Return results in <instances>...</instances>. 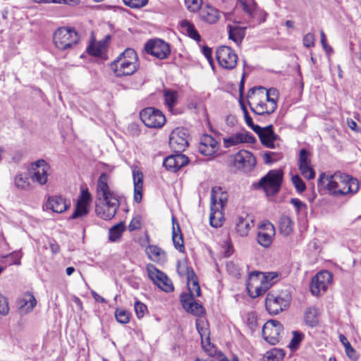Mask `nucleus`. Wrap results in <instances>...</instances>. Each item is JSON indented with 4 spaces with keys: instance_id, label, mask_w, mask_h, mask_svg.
Returning <instances> with one entry per match:
<instances>
[{
    "instance_id": "1",
    "label": "nucleus",
    "mask_w": 361,
    "mask_h": 361,
    "mask_svg": "<svg viewBox=\"0 0 361 361\" xmlns=\"http://www.w3.org/2000/svg\"><path fill=\"white\" fill-rule=\"evenodd\" d=\"M109 180V176L102 173L97 183V197L99 202L96 204L95 212L104 220L111 219L119 207L117 195L108 185Z\"/></svg>"
},
{
    "instance_id": "2",
    "label": "nucleus",
    "mask_w": 361,
    "mask_h": 361,
    "mask_svg": "<svg viewBox=\"0 0 361 361\" xmlns=\"http://www.w3.org/2000/svg\"><path fill=\"white\" fill-rule=\"evenodd\" d=\"M278 90L255 87L247 92L248 104L251 111L259 116H269L277 108Z\"/></svg>"
},
{
    "instance_id": "3",
    "label": "nucleus",
    "mask_w": 361,
    "mask_h": 361,
    "mask_svg": "<svg viewBox=\"0 0 361 361\" xmlns=\"http://www.w3.org/2000/svg\"><path fill=\"white\" fill-rule=\"evenodd\" d=\"M317 186L319 189L326 190L329 194L335 196L355 193L359 188L356 179L340 173H335L334 175L320 174Z\"/></svg>"
},
{
    "instance_id": "4",
    "label": "nucleus",
    "mask_w": 361,
    "mask_h": 361,
    "mask_svg": "<svg viewBox=\"0 0 361 361\" xmlns=\"http://www.w3.org/2000/svg\"><path fill=\"white\" fill-rule=\"evenodd\" d=\"M137 55L133 49L128 48L111 64L118 77L130 75L137 70Z\"/></svg>"
},
{
    "instance_id": "5",
    "label": "nucleus",
    "mask_w": 361,
    "mask_h": 361,
    "mask_svg": "<svg viewBox=\"0 0 361 361\" xmlns=\"http://www.w3.org/2000/svg\"><path fill=\"white\" fill-rule=\"evenodd\" d=\"M53 40L59 49L66 50L79 42V36L73 28L60 27L55 31Z\"/></svg>"
},
{
    "instance_id": "6",
    "label": "nucleus",
    "mask_w": 361,
    "mask_h": 361,
    "mask_svg": "<svg viewBox=\"0 0 361 361\" xmlns=\"http://www.w3.org/2000/svg\"><path fill=\"white\" fill-rule=\"evenodd\" d=\"M282 180L281 170H271L260 179L258 185L268 195H274L279 192Z\"/></svg>"
},
{
    "instance_id": "7",
    "label": "nucleus",
    "mask_w": 361,
    "mask_h": 361,
    "mask_svg": "<svg viewBox=\"0 0 361 361\" xmlns=\"http://www.w3.org/2000/svg\"><path fill=\"white\" fill-rule=\"evenodd\" d=\"M140 119L148 128H161L166 123L164 114L154 107H148L141 111Z\"/></svg>"
},
{
    "instance_id": "8",
    "label": "nucleus",
    "mask_w": 361,
    "mask_h": 361,
    "mask_svg": "<svg viewBox=\"0 0 361 361\" xmlns=\"http://www.w3.org/2000/svg\"><path fill=\"white\" fill-rule=\"evenodd\" d=\"M290 301V295L288 293L283 295H276L269 293L265 300L266 308L270 314H277L289 305Z\"/></svg>"
},
{
    "instance_id": "9",
    "label": "nucleus",
    "mask_w": 361,
    "mask_h": 361,
    "mask_svg": "<svg viewBox=\"0 0 361 361\" xmlns=\"http://www.w3.org/2000/svg\"><path fill=\"white\" fill-rule=\"evenodd\" d=\"M49 169V165L44 159H38L32 162L29 169L31 180L40 185H45L47 183Z\"/></svg>"
},
{
    "instance_id": "10",
    "label": "nucleus",
    "mask_w": 361,
    "mask_h": 361,
    "mask_svg": "<svg viewBox=\"0 0 361 361\" xmlns=\"http://www.w3.org/2000/svg\"><path fill=\"white\" fill-rule=\"evenodd\" d=\"M283 330V326L279 321L271 319L263 325L262 336L267 343L276 345L279 342Z\"/></svg>"
},
{
    "instance_id": "11",
    "label": "nucleus",
    "mask_w": 361,
    "mask_h": 361,
    "mask_svg": "<svg viewBox=\"0 0 361 361\" xmlns=\"http://www.w3.org/2000/svg\"><path fill=\"white\" fill-rule=\"evenodd\" d=\"M188 133L185 128H176L169 137V145L174 152H182L188 145Z\"/></svg>"
},
{
    "instance_id": "12",
    "label": "nucleus",
    "mask_w": 361,
    "mask_h": 361,
    "mask_svg": "<svg viewBox=\"0 0 361 361\" xmlns=\"http://www.w3.org/2000/svg\"><path fill=\"white\" fill-rule=\"evenodd\" d=\"M216 56L219 64L225 69H233L237 64L238 56L229 47H219Z\"/></svg>"
},
{
    "instance_id": "13",
    "label": "nucleus",
    "mask_w": 361,
    "mask_h": 361,
    "mask_svg": "<svg viewBox=\"0 0 361 361\" xmlns=\"http://www.w3.org/2000/svg\"><path fill=\"white\" fill-rule=\"evenodd\" d=\"M146 52L159 59H164L168 57L171 50L169 44L160 39L149 40L145 46Z\"/></svg>"
},
{
    "instance_id": "14",
    "label": "nucleus",
    "mask_w": 361,
    "mask_h": 361,
    "mask_svg": "<svg viewBox=\"0 0 361 361\" xmlns=\"http://www.w3.org/2000/svg\"><path fill=\"white\" fill-rule=\"evenodd\" d=\"M148 276L155 284L165 292H170L173 290L171 281L162 271L157 269L154 265L148 264L147 267Z\"/></svg>"
},
{
    "instance_id": "15",
    "label": "nucleus",
    "mask_w": 361,
    "mask_h": 361,
    "mask_svg": "<svg viewBox=\"0 0 361 361\" xmlns=\"http://www.w3.org/2000/svg\"><path fill=\"white\" fill-rule=\"evenodd\" d=\"M233 163L238 169L250 172L256 165V159L250 152L242 149L234 155Z\"/></svg>"
},
{
    "instance_id": "16",
    "label": "nucleus",
    "mask_w": 361,
    "mask_h": 361,
    "mask_svg": "<svg viewBox=\"0 0 361 361\" xmlns=\"http://www.w3.org/2000/svg\"><path fill=\"white\" fill-rule=\"evenodd\" d=\"M332 280V275L328 271H322L316 274L310 284V290L314 295H318L321 291H325Z\"/></svg>"
},
{
    "instance_id": "17",
    "label": "nucleus",
    "mask_w": 361,
    "mask_h": 361,
    "mask_svg": "<svg viewBox=\"0 0 361 361\" xmlns=\"http://www.w3.org/2000/svg\"><path fill=\"white\" fill-rule=\"evenodd\" d=\"M274 235V225L269 221H264L259 226L257 240L260 245L269 247L272 243Z\"/></svg>"
},
{
    "instance_id": "18",
    "label": "nucleus",
    "mask_w": 361,
    "mask_h": 361,
    "mask_svg": "<svg viewBox=\"0 0 361 361\" xmlns=\"http://www.w3.org/2000/svg\"><path fill=\"white\" fill-rule=\"evenodd\" d=\"M255 132L263 145L268 148H274V141L277 138V135L273 131V126L269 125L264 128L255 126L254 128Z\"/></svg>"
},
{
    "instance_id": "19",
    "label": "nucleus",
    "mask_w": 361,
    "mask_h": 361,
    "mask_svg": "<svg viewBox=\"0 0 361 361\" xmlns=\"http://www.w3.org/2000/svg\"><path fill=\"white\" fill-rule=\"evenodd\" d=\"M180 302L184 310L193 315L202 316L204 313L203 306L187 293L180 295Z\"/></svg>"
},
{
    "instance_id": "20",
    "label": "nucleus",
    "mask_w": 361,
    "mask_h": 361,
    "mask_svg": "<svg viewBox=\"0 0 361 361\" xmlns=\"http://www.w3.org/2000/svg\"><path fill=\"white\" fill-rule=\"evenodd\" d=\"M90 200L91 195L88 190H82L77 202L75 210L71 216L70 219H75L87 214L89 212L87 207L90 204Z\"/></svg>"
},
{
    "instance_id": "21",
    "label": "nucleus",
    "mask_w": 361,
    "mask_h": 361,
    "mask_svg": "<svg viewBox=\"0 0 361 361\" xmlns=\"http://www.w3.org/2000/svg\"><path fill=\"white\" fill-rule=\"evenodd\" d=\"M298 167L301 174L307 179H313L315 176V172L310 166L309 153L305 149L300 151Z\"/></svg>"
},
{
    "instance_id": "22",
    "label": "nucleus",
    "mask_w": 361,
    "mask_h": 361,
    "mask_svg": "<svg viewBox=\"0 0 361 361\" xmlns=\"http://www.w3.org/2000/svg\"><path fill=\"white\" fill-rule=\"evenodd\" d=\"M46 207L56 213H62L71 207V202L61 195L49 197L47 201Z\"/></svg>"
},
{
    "instance_id": "23",
    "label": "nucleus",
    "mask_w": 361,
    "mask_h": 361,
    "mask_svg": "<svg viewBox=\"0 0 361 361\" xmlns=\"http://www.w3.org/2000/svg\"><path fill=\"white\" fill-rule=\"evenodd\" d=\"M254 226L253 217L247 214L239 216L235 223V231L241 237L247 236Z\"/></svg>"
},
{
    "instance_id": "24",
    "label": "nucleus",
    "mask_w": 361,
    "mask_h": 361,
    "mask_svg": "<svg viewBox=\"0 0 361 361\" xmlns=\"http://www.w3.org/2000/svg\"><path fill=\"white\" fill-rule=\"evenodd\" d=\"M255 142V138L254 136L247 132L237 133L230 136L229 137L224 138V145L226 148L238 145L240 143H254Z\"/></svg>"
},
{
    "instance_id": "25",
    "label": "nucleus",
    "mask_w": 361,
    "mask_h": 361,
    "mask_svg": "<svg viewBox=\"0 0 361 361\" xmlns=\"http://www.w3.org/2000/svg\"><path fill=\"white\" fill-rule=\"evenodd\" d=\"M199 150L205 156L213 155L218 150V142L211 135H204L201 138Z\"/></svg>"
},
{
    "instance_id": "26",
    "label": "nucleus",
    "mask_w": 361,
    "mask_h": 361,
    "mask_svg": "<svg viewBox=\"0 0 361 361\" xmlns=\"http://www.w3.org/2000/svg\"><path fill=\"white\" fill-rule=\"evenodd\" d=\"M228 195L220 186H214L211 191V205L224 208L227 203Z\"/></svg>"
},
{
    "instance_id": "27",
    "label": "nucleus",
    "mask_w": 361,
    "mask_h": 361,
    "mask_svg": "<svg viewBox=\"0 0 361 361\" xmlns=\"http://www.w3.org/2000/svg\"><path fill=\"white\" fill-rule=\"evenodd\" d=\"M133 178L134 185V200L139 203L142 199L143 173L137 168L133 169Z\"/></svg>"
},
{
    "instance_id": "28",
    "label": "nucleus",
    "mask_w": 361,
    "mask_h": 361,
    "mask_svg": "<svg viewBox=\"0 0 361 361\" xmlns=\"http://www.w3.org/2000/svg\"><path fill=\"white\" fill-rule=\"evenodd\" d=\"M200 17L203 20L208 23H215L219 20V12L213 6L207 5L204 7H200Z\"/></svg>"
},
{
    "instance_id": "29",
    "label": "nucleus",
    "mask_w": 361,
    "mask_h": 361,
    "mask_svg": "<svg viewBox=\"0 0 361 361\" xmlns=\"http://www.w3.org/2000/svg\"><path fill=\"white\" fill-rule=\"evenodd\" d=\"M148 257L154 262L163 263L166 260L165 252L157 245H149L146 248Z\"/></svg>"
},
{
    "instance_id": "30",
    "label": "nucleus",
    "mask_w": 361,
    "mask_h": 361,
    "mask_svg": "<svg viewBox=\"0 0 361 361\" xmlns=\"http://www.w3.org/2000/svg\"><path fill=\"white\" fill-rule=\"evenodd\" d=\"M223 208H219L215 205L210 207L209 223L212 227L219 228L222 226L224 220Z\"/></svg>"
},
{
    "instance_id": "31",
    "label": "nucleus",
    "mask_w": 361,
    "mask_h": 361,
    "mask_svg": "<svg viewBox=\"0 0 361 361\" xmlns=\"http://www.w3.org/2000/svg\"><path fill=\"white\" fill-rule=\"evenodd\" d=\"M228 30V38L236 44H240L245 35V28L243 27L231 25L227 26Z\"/></svg>"
},
{
    "instance_id": "32",
    "label": "nucleus",
    "mask_w": 361,
    "mask_h": 361,
    "mask_svg": "<svg viewBox=\"0 0 361 361\" xmlns=\"http://www.w3.org/2000/svg\"><path fill=\"white\" fill-rule=\"evenodd\" d=\"M172 240L174 247L178 251L183 252L185 250L183 235L180 231L178 224H176V228L174 225V219L173 218V231H172Z\"/></svg>"
},
{
    "instance_id": "33",
    "label": "nucleus",
    "mask_w": 361,
    "mask_h": 361,
    "mask_svg": "<svg viewBox=\"0 0 361 361\" xmlns=\"http://www.w3.org/2000/svg\"><path fill=\"white\" fill-rule=\"evenodd\" d=\"M182 31L185 32L190 38L195 41H200V35L195 29L194 25L187 20H182L180 23Z\"/></svg>"
},
{
    "instance_id": "34",
    "label": "nucleus",
    "mask_w": 361,
    "mask_h": 361,
    "mask_svg": "<svg viewBox=\"0 0 361 361\" xmlns=\"http://www.w3.org/2000/svg\"><path fill=\"white\" fill-rule=\"evenodd\" d=\"M188 287L190 291L188 295H191L193 298L199 297L201 295L200 286L198 283L197 276L195 273L190 274V278L188 279Z\"/></svg>"
},
{
    "instance_id": "35",
    "label": "nucleus",
    "mask_w": 361,
    "mask_h": 361,
    "mask_svg": "<svg viewBox=\"0 0 361 361\" xmlns=\"http://www.w3.org/2000/svg\"><path fill=\"white\" fill-rule=\"evenodd\" d=\"M279 230L283 235H290L293 230V222L288 216H282L279 219Z\"/></svg>"
},
{
    "instance_id": "36",
    "label": "nucleus",
    "mask_w": 361,
    "mask_h": 361,
    "mask_svg": "<svg viewBox=\"0 0 361 361\" xmlns=\"http://www.w3.org/2000/svg\"><path fill=\"white\" fill-rule=\"evenodd\" d=\"M16 188L22 190H27L30 188L28 177L23 173H18L13 179Z\"/></svg>"
},
{
    "instance_id": "37",
    "label": "nucleus",
    "mask_w": 361,
    "mask_h": 361,
    "mask_svg": "<svg viewBox=\"0 0 361 361\" xmlns=\"http://www.w3.org/2000/svg\"><path fill=\"white\" fill-rule=\"evenodd\" d=\"M126 231V225L123 222H120L112 226L109 231V239L111 242H116Z\"/></svg>"
},
{
    "instance_id": "38",
    "label": "nucleus",
    "mask_w": 361,
    "mask_h": 361,
    "mask_svg": "<svg viewBox=\"0 0 361 361\" xmlns=\"http://www.w3.org/2000/svg\"><path fill=\"white\" fill-rule=\"evenodd\" d=\"M305 322L310 326H315L318 322L317 310L314 307H309L305 312Z\"/></svg>"
},
{
    "instance_id": "39",
    "label": "nucleus",
    "mask_w": 361,
    "mask_h": 361,
    "mask_svg": "<svg viewBox=\"0 0 361 361\" xmlns=\"http://www.w3.org/2000/svg\"><path fill=\"white\" fill-rule=\"evenodd\" d=\"M285 356V352L282 349L273 348L271 350L267 351L264 356V361H279L282 360Z\"/></svg>"
},
{
    "instance_id": "40",
    "label": "nucleus",
    "mask_w": 361,
    "mask_h": 361,
    "mask_svg": "<svg viewBox=\"0 0 361 361\" xmlns=\"http://www.w3.org/2000/svg\"><path fill=\"white\" fill-rule=\"evenodd\" d=\"M165 104L169 109L171 111L173 106L176 104L178 101V93L176 91L169 90H165L164 92Z\"/></svg>"
},
{
    "instance_id": "41",
    "label": "nucleus",
    "mask_w": 361,
    "mask_h": 361,
    "mask_svg": "<svg viewBox=\"0 0 361 361\" xmlns=\"http://www.w3.org/2000/svg\"><path fill=\"white\" fill-rule=\"evenodd\" d=\"M37 304L35 298L32 294H26L20 301L21 307H25L26 312H30Z\"/></svg>"
},
{
    "instance_id": "42",
    "label": "nucleus",
    "mask_w": 361,
    "mask_h": 361,
    "mask_svg": "<svg viewBox=\"0 0 361 361\" xmlns=\"http://www.w3.org/2000/svg\"><path fill=\"white\" fill-rule=\"evenodd\" d=\"M339 341L344 345L345 353H346V355H348V357L349 358H350L351 360H356L357 355H356L355 350L351 346V345L349 343V341H348L347 338L344 335L340 334Z\"/></svg>"
},
{
    "instance_id": "43",
    "label": "nucleus",
    "mask_w": 361,
    "mask_h": 361,
    "mask_svg": "<svg viewBox=\"0 0 361 361\" xmlns=\"http://www.w3.org/2000/svg\"><path fill=\"white\" fill-rule=\"evenodd\" d=\"M238 3L248 16H252L253 15L257 6L254 0H238Z\"/></svg>"
},
{
    "instance_id": "44",
    "label": "nucleus",
    "mask_w": 361,
    "mask_h": 361,
    "mask_svg": "<svg viewBox=\"0 0 361 361\" xmlns=\"http://www.w3.org/2000/svg\"><path fill=\"white\" fill-rule=\"evenodd\" d=\"M177 272L180 276H186L187 280L190 278V274L195 273L192 269H190L185 261H178L177 262Z\"/></svg>"
},
{
    "instance_id": "45",
    "label": "nucleus",
    "mask_w": 361,
    "mask_h": 361,
    "mask_svg": "<svg viewBox=\"0 0 361 361\" xmlns=\"http://www.w3.org/2000/svg\"><path fill=\"white\" fill-rule=\"evenodd\" d=\"M163 165L169 171L173 172L177 171L176 165V154H171L165 158L163 161Z\"/></svg>"
},
{
    "instance_id": "46",
    "label": "nucleus",
    "mask_w": 361,
    "mask_h": 361,
    "mask_svg": "<svg viewBox=\"0 0 361 361\" xmlns=\"http://www.w3.org/2000/svg\"><path fill=\"white\" fill-rule=\"evenodd\" d=\"M115 317L116 320L121 324H127L130 320L129 313L122 309H116L115 312Z\"/></svg>"
},
{
    "instance_id": "47",
    "label": "nucleus",
    "mask_w": 361,
    "mask_h": 361,
    "mask_svg": "<svg viewBox=\"0 0 361 361\" xmlns=\"http://www.w3.org/2000/svg\"><path fill=\"white\" fill-rule=\"evenodd\" d=\"M303 335L302 334L298 332V331H293V338L290 340V342L288 345V347L291 350H295L298 348L300 342L302 340Z\"/></svg>"
},
{
    "instance_id": "48",
    "label": "nucleus",
    "mask_w": 361,
    "mask_h": 361,
    "mask_svg": "<svg viewBox=\"0 0 361 361\" xmlns=\"http://www.w3.org/2000/svg\"><path fill=\"white\" fill-rule=\"evenodd\" d=\"M134 309L138 319L142 318L145 313L147 312V307L146 305L140 301H136L135 302Z\"/></svg>"
},
{
    "instance_id": "49",
    "label": "nucleus",
    "mask_w": 361,
    "mask_h": 361,
    "mask_svg": "<svg viewBox=\"0 0 361 361\" xmlns=\"http://www.w3.org/2000/svg\"><path fill=\"white\" fill-rule=\"evenodd\" d=\"M202 0H185V5L190 12H196L200 8Z\"/></svg>"
},
{
    "instance_id": "50",
    "label": "nucleus",
    "mask_w": 361,
    "mask_h": 361,
    "mask_svg": "<svg viewBox=\"0 0 361 361\" xmlns=\"http://www.w3.org/2000/svg\"><path fill=\"white\" fill-rule=\"evenodd\" d=\"M105 49V42H99L98 44H94L89 48V52L92 55L99 56Z\"/></svg>"
},
{
    "instance_id": "51",
    "label": "nucleus",
    "mask_w": 361,
    "mask_h": 361,
    "mask_svg": "<svg viewBox=\"0 0 361 361\" xmlns=\"http://www.w3.org/2000/svg\"><path fill=\"white\" fill-rule=\"evenodd\" d=\"M176 153V165L178 171L188 163L189 159L185 155L182 154L181 152Z\"/></svg>"
},
{
    "instance_id": "52",
    "label": "nucleus",
    "mask_w": 361,
    "mask_h": 361,
    "mask_svg": "<svg viewBox=\"0 0 361 361\" xmlns=\"http://www.w3.org/2000/svg\"><path fill=\"white\" fill-rule=\"evenodd\" d=\"M292 183L298 192H302L305 191L306 188L305 184L298 175H295L292 177Z\"/></svg>"
},
{
    "instance_id": "53",
    "label": "nucleus",
    "mask_w": 361,
    "mask_h": 361,
    "mask_svg": "<svg viewBox=\"0 0 361 361\" xmlns=\"http://www.w3.org/2000/svg\"><path fill=\"white\" fill-rule=\"evenodd\" d=\"M125 5L133 8H141L145 6L147 3V0H123Z\"/></svg>"
},
{
    "instance_id": "54",
    "label": "nucleus",
    "mask_w": 361,
    "mask_h": 361,
    "mask_svg": "<svg viewBox=\"0 0 361 361\" xmlns=\"http://www.w3.org/2000/svg\"><path fill=\"white\" fill-rule=\"evenodd\" d=\"M9 312L7 298L0 293V314L5 316Z\"/></svg>"
},
{
    "instance_id": "55",
    "label": "nucleus",
    "mask_w": 361,
    "mask_h": 361,
    "mask_svg": "<svg viewBox=\"0 0 361 361\" xmlns=\"http://www.w3.org/2000/svg\"><path fill=\"white\" fill-rule=\"evenodd\" d=\"M23 257V254L20 250L11 252L6 256V258L10 259L13 262L11 264L16 265L20 264V259Z\"/></svg>"
},
{
    "instance_id": "56",
    "label": "nucleus",
    "mask_w": 361,
    "mask_h": 361,
    "mask_svg": "<svg viewBox=\"0 0 361 361\" xmlns=\"http://www.w3.org/2000/svg\"><path fill=\"white\" fill-rule=\"evenodd\" d=\"M141 226V218L140 216H137L134 217L128 225V230L130 231H133L137 230Z\"/></svg>"
},
{
    "instance_id": "57",
    "label": "nucleus",
    "mask_w": 361,
    "mask_h": 361,
    "mask_svg": "<svg viewBox=\"0 0 361 361\" xmlns=\"http://www.w3.org/2000/svg\"><path fill=\"white\" fill-rule=\"evenodd\" d=\"M314 35L313 33H307L303 37V44L309 48L314 46Z\"/></svg>"
},
{
    "instance_id": "58",
    "label": "nucleus",
    "mask_w": 361,
    "mask_h": 361,
    "mask_svg": "<svg viewBox=\"0 0 361 361\" xmlns=\"http://www.w3.org/2000/svg\"><path fill=\"white\" fill-rule=\"evenodd\" d=\"M252 284H250L249 283L247 285V290H248V292L250 293V295L252 297V298H256L257 296H259L261 295H262L264 292H265V290L263 289L262 287L260 286H256L255 287V293H254L252 291Z\"/></svg>"
},
{
    "instance_id": "59",
    "label": "nucleus",
    "mask_w": 361,
    "mask_h": 361,
    "mask_svg": "<svg viewBox=\"0 0 361 361\" xmlns=\"http://www.w3.org/2000/svg\"><path fill=\"white\" fill-rule=\"evenodd\" d=\"M275 156H276L275 152H266L264 155V163L267 164H272L277 159L276 158H273V157H275Z\"/></svg>"
},
{
    "instance_id": "60",
    "label": "nucleus",
    "mask_w": 361,
    "mask_h": 361,
    "mask_svg": "<svg viewBox=\"0 0 361 361\" xmlns=\"http://www.w3.org/2000/svg\"><path fill=\"white\" fill-rule=\"evenodd\" d=\"M320 35H321V43H322V45L324 49L326 52H332L333 49L327 44L326 39V35L323 30H321Z\"/></svg>"
},
{
    "instance_id": "61",
    "label": "nucleus",
    "mask_w": 361,
    "mask_h": 361,
    "mask_svg": "<svg viewBox=\"0 0 361 361\" xmlns=\"http://www.w3.org/2000/svg\"><path fill=\"white\" fill-rule=\"evenodd\" d=\"M227 271L231 274L236 276L238 274V267L235 265L233 262H229L226 264Z\"/></svg>"
},
{
    "instance_id": "62",
    "label": "nucleus",
    "mask_w": 361,
    "mask_h": 361,
    "mask_svg": "<svg viewBox=\"0 0 361 361\" xmlns=\"http://www.w3.org/2000/svg\"><path fill=\"white\" fill-rule=\"evenodd\" d=\"M290 202L293 204L298 211L306 207V204L298 199H292Z\"/></svg>"
},
{
    "instance_id": "63",
    "label": "nucleus",
    "mask_w": 361,
    "mask_h": 361,
    "mask_svg": "<svg viewBox=\"0 0 361 361\" xmlns=\"http://www.w3.org/2000/svg\"><path fill=\"white\" fill-rule=\"evenodd\" d=\"M244 118L245 120L246 124L250 127L253 130L255 126H258L257 125H255L252 122V118L249 116L247 110H245Z\"/></svg>"
},
{
    "instance_id": "64",
    "label": "nucleus",
    "mask_w": 361,
    "mask_h": 361,
    "mask_svg": "<svg viewBox=\"0 0 361 361\" xmlns=\"http://www.w3.org/2000/svg\"><path fill=\"white\" fill-rule=\"evenodd\" d=\"M80 3V0H56V4H63L69 6H78Z\"/></svg>"
}]
</instances>
